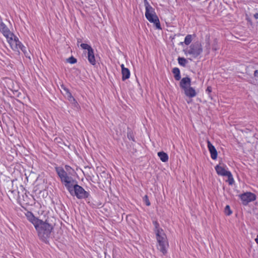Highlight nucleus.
I'll use <instances>...</instances> for the list:
<instances>
[{
	"label": "nucleus",
	"instance_id": "7ed1b4c3",
	"mask_svg": "<svg viewBox=\"0 0 258 258\" xmlns=\"http://www.w3.org/2000/svg\"><path fill=\"white\" fill-rule=\"evenodd\" d=\"M146 9L145 16L147 19L151 23H154L157 29H161L159 20L156 15L155 10L149 4L147 0H144Z\"/></svg>",
	"mask_w": 258,
	"mask_h": 258
},
{
	"label": "nucleus",
	"instance_id": "4be33fe9",
	"mask_svg": "<svg viewBox=\"0 0 258 258\" xmlns=\"http://www.w3.org/2000/svg\"><path fill=\"white\" fill-rule=\"evenodd\" d=\"M177 60L178 63L182 67H185L186 64L188 62L187 60L184 57H179Z\"/></svg>",
	"mask_w": 258,
	"mask_h": 258
},
{
	"label": "nucleus",
	"instance_id": "ddd939ff",
	"mask_svg": "<svg viewBox=\"0 0 258 258\" xmlns=\"http://www.w3.org/2000/svg\"><path fill=\"white\" fill-rule=\"evenodd\" d=\"M120 67L121 68L122 80L124 81L130 78V71L127 68L124 67L123 64H122Z\"/></svg>",
	"mask_w": 258,
	"mask_h": 258
},
{
	"label": "nucleus",
	"instance_id": "1a4fd4ad",
	"mask_svg": "<svg viewBox=\"0 0 258 258\" xmlns=\"http://www.w3.org/2000/svg\"><path fill=\"white\" fill-rule=\"evenodd\" d=\"M26 216L27 219L33 224L35 227L42 221L35 217L31 212H27Z\"/></svg>",
	"mask_w": 258,
	"mask_h": 258
},
{
	"label": "nucleus",
	"instance_id": "f257e3e1",
	"mask_svg": "<svg viewBox=\"0 0 258 258\" xmlns=\"http://www.w3.org/2000/svg\"><path fill=\"white\" fill-rule=\"evenodd\" d=\"M155 226L154 231L156 233L157 242L159 244L158 248L163 254L166 253V247L168 245L166 235L162 229L159 227L157 221L153 222Z\"/></svg>",
	"mask_w": 258,
	"mask_h": 258
},
{
	"label": "nucleus",
	"instance_id": "9d476101",
	"mask_svg": "<svg viewBox=\"0 0 258 258\" xmlns=\"http://www.w3.org/2000/svg\"><path fill=\"white\" fill-rule=\"evenodd\" d=\"M191 85V79L190 78L187 77L183 78L179 84V86L181 89L183 90L185 89L186 88L190 86Z\"/></svg>",
	"mask_w": 258,
	"mask_h": 258
},
{
	"label": "nucleus",
	"instance_id": "a211bd4d",
	"mask_svg": "<svg viewBox=\"0 0 258 258\" xmlns=\"http://www.w3.org/2000/svg\"><path fill=\"white\" fill-rule=\"evenodd\" d=\"M158 155L160 160L164 162H167L168 160V155L164 152H159L158 153Z\"/></svg>",
	"mask_w": 258,
	"mask_h": 258
},
{
	"label": "nucleus",
	"instance_id": "dca6fc26",
	"mask_svg": "<svg viewBox=\"0 0 258 258\" xmlns=\"http://www.w3.org/2000/svg\"><path fill=\"white\" fill-rule=\"evenodd\" d=\"M0 31L6 38L10 36H14V34L10 31L7 26L0 30Z\"/></svg>",
	"mask_w": 258,
	"mask_h": 258
},
{
	"label": "nucleus",
	"instance_id": "f03ea898",
	"mask_svg": "<svg viewBox=\"0 0 258 258\" xmlns=\"http://www.w3.org/2000/svg\"><path fill=\"white\" fill-rule=\"evenodd\" d=\"M35 228L39 238L46 243L50 236L53 226L48 223L47 220H46L45 221L42 220Z\"/></svg>",
	"mask_w": 258,
	"mask_h": 258
},
{
	"label": "nucleus",
	"instance_id": "6e6552de",
	"mask_svg": "<svg viewBox=\"0 0 258 258\" xmlns=\"http://www.w3.org/2000/svg\"><path fill=\"white\" fill-rule=\"evenodd\" d=\"M7 39L12 49L15 51H19V47H20L21 42L19 40L18 38L14 35V36L8 37Z\"/></svg>",
	"mask_w": 258,
	"mask_h": 258
},
{
	"label": "nucleus",
	"instance_id": "6ab92c4d",
	"mask_svg": "<svg viewBox=\"0 0 258 258\" xmlns=\"http://www.w3.org/2000/svg\"><path fill=\"white\" fill-rule=\"evenodd\" d=\"M191 41H192V36H191V35L188 34V35H186V37H185L184 43L186 45H188L191 43ZM183 43V42H180L181 45H182Z\"/></svg>",
	"mask_w": 258,
	"mask_h": 258
},
{
	"label": "nucleus",
	"instance_id": "f8f14e48",
	"mask_svg": "<svg viewBox=\"0 0 258 258\" xmlns=\"http://www.w3.org/2000/svg\"><path fill=\"white\" fill-rule=\"evenodd\" d=\"M185 95L190 98H193L197 95L196 90L191 87L189 86L184 90Z\"/></svg>",
	"mask_w": 258,
	"mask_h": 258
},
{
	"label": "nucleus",
	"instance_id": "f3484780",
	"mask_svg": "<svg viewBox=\"0 0 258 258\" xmlns=\"http://www.w3.org/2000/svg\"><path fill=\"white\" fill-rule=\"evenodd\" d=\"M172 73L174 74V77L177 81L181 79L180 70L178 68H174L172 70Z\"/></svg>",
	"mask_w": 258,
	"mask_h": 258
},
{
	"label": "nucleus",
	"instance_id": "c85d7f7f",
	"mask_svg": "<svg viewBox=\"0 0 258 258\" xmlns=\"http://www.w3.org/2000/svg\"><path fill=\"white\" fill-rule=\"evenodd\" d=\"M127 136L130 140H131L133 141H135L133 133L131 131L127 133Z\"/></svg>",
	"mask_w": 258,
	"mask_h": 258
},
{
	"label": "nucleus",
	"instance_id": "0eeeda50",
	"mask_svg": "<svg viewBox=\"0 0 258 258\" xmlns=\"http://www.w3.org/2000/svg\"><path fill=\"white\" fill-rule=\"evenodd\" d=\"M240 199L243 205H246L249 203L255 200L256 196L250 192H247L240 195Z\"/></svg>",
	"mask_w": 258,
	"mask_h": 258
},
{
	"label": "nucleus",
	"instance_id": "c9c22d12",
	"mask_svg": "<svg viewBox=\"0 0 258 258\" xmlns=\"http://www.w3.org/2000/svg\"><path fill=\"white\" fill-rule=\"evenodd\" d=\"M255 241L257 244H258V235L256 236V238L255 239Z\"/></svg>",
	"mask_w": 258,
	"mask_h": 258
},
{
	"label": "nucleus",
	"instance_id": "5701e85b",
	"mask_svg": "<svg viewBox=\"0 0 258 258\" xmlns=\"http://www.w3.org/2000/svg\"><path fill=\"white\" fill-rule=\"evenodd\" d=\"M19 192L16 190H10L8 191V195L9 197L10 198H12L13 199L15 198V196H16L17 194H18Z\"/></svg>",
	"mask_w": 258,
	"mask_h": 258
},
{
	"label": "nucleus",
	"instance_id": "423d86ee",
	"mask_svg": "<svg viewBox=\"0 0 258 258\" xmlns=\"http://www.w3.org/2000/svg\"><path fill=\"white\" fill-rule=\"evenodd\" d=\"M185 54H189L194 57H197L201 54L203 51V48L201 43L197 41L190 45L189 49L187 50H184Z\"/></svg>",
	"mask_w": 258,
	"mask_h": 258
},
{
	"label": "nucleus",
	"instance_id": "c756f323",
	"mask_svg": "<svg viewBox=\"0 0 258 258\" xmlns=\"http://www.w3.org/2000/svg\"><path fill=\"white\" fill-rule=\"evenodd\" d=\"M144 201H145V203H146V205L148 206H149L150 205V202L149 201V200L148 199V197L147 195H146L144 197Z\"/></svg>",
	"mask_w": 258,
	"mask_h": 258
},
{
	"label": "nucleus",
	"instance_id": "bb28decb",
	"mask_svg": "<svg viewBox=\"0 0 258 258\" xmlns=\"http://www.w3.org/2000/svg\"><path fill=\"white\" fill-rule=\"evenodd\" d=\"M224 212H225V214L228 216H229L230 215H231L232 214V211L230 210V208L229 205H227L225 207V209H224Z\"/></svg>",
	"mask_w": 258,
	"mask_h": 258
},
{
	"label": "nucleus",
	"instance_id": "20e7f679",
	"mask_svg": "<svg viewBox=\"0 0 258 258\" xmlns=\"http://www.w3.org/2000/svg\"><path fill=\"white\" fill-rule=\"evenodd\" d=\"M55 171L60 178L61 182L64 184L68 190L71 189V185L74 183L75 180L71 176H69L64 169L61 167H55Z\"/></svg>",
	"mask_w": 258,
	"mask_h": 258
},
{
	"label": "nucleus",
	"instance_id": "72a5a7b5",
	"mask_svg": "<svg viewBox=\"0 0 258 258\" xmlns=\"http://www.w3.org/2000/svg\"><path fill=\"white\" fill-rule=\"evenodd\" d=\"M212 91V88L211 87H208L206 89V92H208V93H210Z\"/></svg>",
	"mask_w": 258,
	"mask_h": 258
},
{
	"label": "nucleus",
	"instance_id": "2f4dec72",
	"mask_svg": "<svg viewBox=\"0 0 258 258\" xmlns=\"http://www.w3.org/2000/svg\"><path fill=\"white\" fill-rule=\"evenodd\" d=\"M6 26V25L3 22H2L0 23V30H1L2 28H4Z\"/></svg>",
	"mask_w": 258,
	"mask_h": 258
},
{
	"label": "nucleus",
	"instance_id": "f704fd0d",
	"mask_svg": "<svg viewBox=\"0 0 258 258\" xmlns=\"http://www.w3.org/2000/svg\"><path fill=\"white\" fill-rule=\"evenodd\" d=\"M253 17L255 19H258V13H256L255 14H254Z\"/></svg>",
	"mask_w": 258,
	"mask_h": 258
},
{
	"label": "nucleus",
	"instance_id": "9b49d317",
	"mask_svg": "<svg viewBox=\"0 0 258 258\" xmlns=\"http://www.w3.org/2000/svg\"><path fill=\"white\" fill-rule=\"evenodd\" d=\"M208 147L211 154V157L213 160H215L217 158V151L215 147L211 143L210 141H208Z\"/></svg>",
	"mask_w": 258,
	"mask_h": 258
},
{
	"label": "nucleus",
	"instance_id": "39448f33",
	"mask_svg": "<svg viewBox=\"0 0 258 258\" xmlns=\"http://www.w3.org/2000/svg\"><path fill=\"white\" fill-rule=\"evenodd\" d=\"M71 189L69 190L72 196H76L79 199H86L89 196V194L86 191L82 186L77 184L71 185Z\"/></svg>",
	"mask_w": 258,
	"mask_h": 258
},
{
	"label": "nucleus",
	"instance_id": "aec40b11",
	"mask_svg": "<svg viewBox=\"0 0 258 258\" xmlns=\"http://www.w3.org/2000/svg\"><path fill=\"white\" fill-rule=\"evenodd\" d=\"M19 49L22 50V51L24 53L25 55L27 57L30 58V53L27 51L26 47L24 46L22 43L20 45V47H19Z\"/></svg>",
	"mask_w": 258,
	"mask_h": 258
},
{
	"label": "nucleus",
	"instance_id": "393cba45",
	"mask_svg": "<svg viewBox=\"0 0 258 258\" xmlns=\"http://www.w3.org/2000/svg\"><path fill=\"white\" fill-rule=\"evenodd\" d=\"M74 106V107L78 108V103L73 96L68 100Z\"/></svg>",
	"mask_w": 258,
	"mask_h": 258
},
{
	"label": "nucleus",
	"instance_id": "e433bc0d",
	"mask_svg": "<svg viewBox=\"0 0 258 258\" xmlns=\"http://www.w3.org/2000/svg\"><path fill=\"white\" fill-rule=\"evenodd\" d=\"M65 168H66V169L67 170H68L69 168H71V167H70L69 166H68V165H66V166H65Z\"/></svg>",
	"mask_w": 258,
	"mask_h": 258
},
{
	"label": "nucleus",
	"instance_id": "4468645a",
	"mask_svg": "<svg viewBox=\"0 0 258 258\" xmlns=\"http://www.w3.org/2000/svg\"><path fill=\"white\" fill-rule=\"evenodd\" d=\"M215 168L217 174L220 175L226 176L228 175V173L230 172V171L226 170L224 167L220 165H216Z\"/></svg>",
	"mask_w": 258,
	"mask_h": 258
},
{
	"label": "nucleus",
	"instance_id": "a878e982",
	"mask_svg": "<svg viewBox=\"0 0 258 258\" xmlns=\"http://www.w3.org/2000/svg\"><path fill=\"white\" fill-rule=\"evenodd\" d=\"M80 46L83 49H87L88 52L93 49L90 45L86 43H82Z\"/></svg>",
	"mask_w": 258,
	"mask_h": 258
},
{
	"label": "nucleus",
	"instance_id": "b1692460",
	"mask_svg": "<svg viewBox=\"0 0 258 258\" xmlns=\"http://www.w3.org/2000/svg\"><path fill=\"white\" fill-rule=\"evenodd\" d=\"M226 176H227L228 178V181L229 184L230 185L233 184L234 182V180L232 177L231 173L230 172L229 173H228V175Z\"/></svg>",
	"mask_w": 258,
	"mask_h": 258
},
{
	"label": "nucleus",
	"instance_id": "7c9ffc66",
	"mask_svg": "<svg viewBox=\"0 0 258 258\" xmlns=\"http://www.w3.org/2000/svg\"><path fill=\"white\" fill-rule=\"evenodd\" d=\"M254 77L255 78L256 80H258V70H255L254 72Z\"/></svg>",
	"mask_w": 258,
	"mask_h": 258
},
{
	"label": "nucleus",
	"instance_id": "cd10ccee",
	"mask_svg": "<svg viewBox=\"0 0 258 258\" xmlns=\"http://www.w3.org/2000/svg\"><path fill=\"white\" fill-rule=\"evenodd\" d=\"M77 59L73 56H71L68 59V62L71 64H74L77 62Z\"/></svg>",
	"mask_w": 258,
	"mask_h": 258
},
{
	"label": "nucleus",
	"instance_id": "412c9836",
	"mask_svg": "<svg viewBox=\"0 0 258 258\" xmlns=\"http://www.w3.org/2000/svg\"><path fill=\"white\" fill-rule=\"evenodd\" d=\"M63 95H64L65 97L68 99V100H69V99H70L71 98H72L73 97V96L72 95V94L69 91L68 89H67L65 87H63Z\"/></svg>",
	"mask_w": 258,
	"mask_h": 258
},
{
	"label": "nucleus",
	"instance_id": "2eb2a0df",
	"mask_svg": "<svg viewBox=\"0 0 258 258\" xmlns=\"http://www.w3.org/2000/svg\"><path fill=\"white\" fill-rule=\"evenodd\" d=\"M88 59L91 64L95 65L96 64V60L93 49L88 52Z\"/></svg>",
	"mask_w": 258,
	"mask_h": 258
},
{
	"label": "nucleus",
	"instance_id": "473e14b6",
	"mask_svg": "<svg viewBox=\"0 0 258 258\" xmlns=\"http://www.w3.org/2000/svg\"><path fill=\"white\" fill-rule=\"evenodd\" d=\"M206 47L208 49V50L210 49V42H209V40H208L207 42Z\"/></svg>",
	"mask_w": 258,
	"mask_h": 258
}]
</instances>
